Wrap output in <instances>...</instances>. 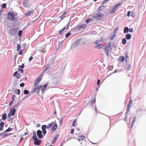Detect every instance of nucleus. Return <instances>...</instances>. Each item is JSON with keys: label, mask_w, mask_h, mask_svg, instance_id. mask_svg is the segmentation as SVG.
Here are the masks:
<instances>
[{"label": "nucleus", "mask_w": 146, "mask_h": 146, "mask_svg": "<svg viewBox=\"0 0 146 146\" xmlns=\"http://www.w3.org/2000/svg\"><path fill=\"white\" fill-rule=\"evenodd\" d=\"M115 35H113L110 38V40H113V39L115 38Z\"/></svg>", "instance_id": "obj_53"}, {"label": "nucleus", "mask_w": 146, "mask_h": 146, "mask_svg": "<svg viewBox=\"0 0 146 146\" xmlns=\"http://www.w3.org/2000/svg\"><path fill=\"white\" fill-rule=\"evenodd\" d=\"M67 13L65 11L60 16V18L61 19H63L64 17H65V15H66Z\"/></svg>", "instance_id": "obj_27"}, {"label": "nucleus", "mask_w": 146, "mask_h": 146, "mask_svg": "<svg viewBox=\"0 0 146 146\" xmlns=\"http://www.w3.org/2000/svg\"><path fill=\"white\" fill-rule=\"evenodd\" d=\"M6 3L2 4L1 5V7L3 8H5L6 7Z\"/></svg>", "instance_id": "obj_51"}, {"label": "nucleus", "mask_w": 146, "mask_h": 146, "mask_svg": "<svg viewBox=\"0 0 146 146\" xmlns=\"http://www.w3.org/2000/svg\"><path fill=\"white\" fill-rule=\"evenodd\" d=\"M7 118V114L6 113H3L2 115V119L3 120H5Z\"/></svg>", "instance_id": "obj_26"}, {"label": "nucleus", "mask_w": 146, "mask_h": 146, "mask_svg": "<svg viewBox=\"0 0 146 146\" xmlns=\"http://www.w3.org/2000/svg\"><path fill=\"white\" fill-rule=\"evenodd\" d=\"M24 93L25 94L27 95L29 93V92L27 90H25L24 91Z\"/></svg>", "instance_id": "obj_38"}, {"label": "nucleus", "mask_w": 146, "mask_h": 146, "mask_svg": "<svg viewBox=\"0 0 146 146\" xmlns=\"http://www.w3.org/2000/svg\"><path fill=\"white\" fill-rule=\"evenodd\" d=\"M41 128L42 129H46L47 128V126L45 125H42Z\"/></svg>", "instance_id": "obj_40"}, {"label": "nucleus", "mask_w": 146, "mask_h": 146, "mask_svg": "<svg viewBox=\"0 0 146 146\" xmlns=\"http://www.w3.org/2000/svg\"><path fill=\"white\" fill-rule=\"evenodd\" d=\"M37 135L39 139H41L43 137V135L41 131L40 130H38L37 131Z\"/></svg>", "instance_id": "obj_7"}, {"label": "nucleus", "mask_w": 146, "mask_h": 146, "mask_svg": "<svg viewBox=\"0 0 146 146\" xmlns=\"http://www.w3.org/2000/svg\"><path fill=\"white\" fill-rule=\"evenodd\" d=\"M15 112L16 109L13 107L11 109V108L10 111L9 112L8 115V118H9V117H11V116L14 115L15 113Z\"/></svg>", "instance_id": "obj_4"}, {"label": "nucleus", "mask_w": 146, "mask_h": 146, "mask_svg": "<svg viewBox=\"0 0 146 146\" xmlns=\"http://www.w3.org/2000/svg\"><path fill=\"white\" fill-rule=\"evenodd\" d=\"M99 42H100L99 40H97L95 42L94 44H97Z\"/></svg>", "instance_id": "obj_64"}, {"label": "nucleus", "mask_w": 146, "mask_h": 146, "mask_svg": "<svg viewBox=\"0 0 146 146\" xmlns=\"http://www.w3.org/2000/svg\"><path fill=\"white\" fill-rule=\"evenodd\" d=\"M77 47L76 46H75V45H74V44H72L71 46V47H70V48L71 49H73V48H75L76 47Z\"/></svg>", "instance_id": "obj_49"}, {"label": "nucleus", "mask_w": 146, "mask_h": 146, "mask_svg": "<svg viewBox=\"0 0 146 146\" xmlns=\"http://www.w3.org/2000/svg\"><path fill=\"white\" fill-rule=\"evenodd\" d=\"M69 25H70V22H69L67 24V25H66V26L65 27H66V30H67L68 28Z\"/></svg>", "instance_id": "obj_55"}, {"label": "nucleus", "mask_w": 146, "mask_h": 146, "mask_svg": "<svg viewBox=\"0 0 146 146\" xmlns=\"http://www.w3.org/2000/svg\"><path fill=\"white\" fill-rule=\"evenodd\" d=\"M117 10V9L114 7L111 11V13H115L116 11Z\"/></svg>", "instance_id": "obj_35"}, {"label": "nucleus", "mask_w": 146, "mask_h": 146, "mask_svg": "<svg viewBox=\"0 0 146 146\" xmlns=\"http://www.w3.org/2000/svg\"><path fill=\"white\" fill-rule=\"evenodd\" d=\"M103 47V45L102 44H100L96 45L95 47L96 48L100 49L102 48Z\"/></svg>", "instance_id": "obj_14"}, {"label": "nucleus", "mask_w": 146, "mask_h": 146, "mask_svg": "<svg viewBox=\"0 0 146 146\" xmlns=\"http://www.w3.org/2000/svg\"><path fill=\"white\" fill-rule=\"evenodd\" d=\"M118 30V28H117L116 29H115L114 31V33H117V31Z\"/></svg>", "instance_id": "obj_58"}, {"label": "nucleus", "mask_w": 146, "mask_h": 146, "mask_svg": "<svg viewBox=\"0 0 146 146\" xmlns=\"http://www.w3.org/2000/svg\"><path fill=\"white\" fill-rule=\"evenodd\" d=\"M122 40V44L124 45L125 44L126 42V40L125 38H123L121 40Z\"/></svg>", "instance_id": "obj_32"}, {"label": "nucleus", "mask_w": 146, "mask_h": 146, "mask_svg": "<svg viewBox=\"0 0 146 146\" xmlns=\"http://www.w3.org/2000/svg\"><path fill=\"white\" fill-rule=\"evenodd\" d=\"M13 15H14L13 16L15 17L17 16V13H15V12H13Z\"/></svg>", "instance_id": "obj_63"}, {"label": "nucleus", "mask_w": 146, "mask_h": 146, "mask_svg": "<svg viewBox=\"0 0 146 146\" xmlns=\"http://www.w3.org/2000/svg\"><path fill=\"white\" fill-rule=\"evenodd\" d=\"M28 97V96H25L23 98L21 99V101H22L24 100L25 99L27 98Z\"/></svg>", "instance_id": "obj_52"}, {"label": "nucleus", "mask_w": 146, "mask_h": 146, "mask_svg": "<svg viewBox=\"0 0 146 146\" xmlns=\"http://www.w3.org/2000/svg\"><path fill=\"white\" fill-rule=\"evenodd\" d=\"M42 132L43 134L45 135L46 133V129H42Z\"/></svg>", "instance_id": "obj_44"}, {"label": "nucleus", "mask_w": 146, "mask_h": 146, "mask_svg": "<svg viewBox=\"0 0 146 146\" xmlns=\"http://www.w3.org/2000/svg\"><path fill=\"white\" fill-rule=\"evenodd\" d=\"M13 15V12H9L7 15V18L9 20L11 21L15 20V17H14Z\"/></svg>", "instance_id": "obj_3"}, {"label": "nucleus", "mask_w": 146, "mask_h": 146, "mask_svg": "<svg viewBox=\"0 0 146 146\" xmlns=\"http://www.w3.org/2000/svg\"><path fill=\"white\" fill-rule=\"evenodd\" d=\"M122 4V3H117L116 5H115L114 7L115 8L117 9H118L119 8L118 7V6L121 5Z\"/></svg>", "instance_id": "obj_28"}, {"label": "nucleus", "mask_w": 146, "mask_h": 146, "mask_svg": "<svg viewBox=\"0 0 146 146\" xmlns=\"http://www.w3.org/2000/svg\"><path fill=\"white\" fill-rule=\"evenodd\" d=\"M103 16V15L101 13H97L95 15V17L98 20L101 19L102 17Z\"/></svg>", "instance_id": "obj_6"}, {"label": "nucleus", "mask_w": 146, "mask_h": 146, "mask_svg": "<svg viewBox=\"0 0 146 146\" xmlns=\"http://www.w3.org/2000/svg\"><path fill=\"white\" fill-rule=\"evenodd\" d=\"M53 126L52 127L51 129V130L54 131H55L57 128V125L56 122V121H54V123L53 124Z\"/></svg>", "instance_id": "obj_10"}, {"label": "nucleus", "mask_w": 146, "mask_h": 146, "mask_svg": "<svg viewBox=\"0 0 146 146\" xmlns=\"http://www.w3.org/2000/svg\"><path fill=\"white\" fill-rule=\"evenodd\" d=\"M4 125V123L3 121H1L0 124V126L1 127H3Z\"/></svg>", "instance_id": "obj_45"}, {"label": "nucleus", "mask_w": 146, "mask_h": 146, "mask_svg": "<svg viewBox=\"0 0 146 146\" xmlns=\"http://www.w3.org/2000/svg\"><path fill=\"white\" fill-rule=\"evenodd\" d=\"M48 84H45L43 86V87L41 88V91L42 92H43L45 90Z\"/></svg>", "instance_id": "obj_25"}, {"label": "nucleus", "mask_w": 146, "mask_h": 146, "mask_svg": "<svg viewBox=\"0 0 146 146\" xmlns=\"http://www.w3.org/2000/svg\"><path fill=\"white\" fill-rule=\"evenodd\" d=\"M109 0H104L102 3V5L108 2Z\"/></svg>", "instance_id": "obj_50"}, {"label": "nucleus", "mask_w": 146, "mask_h": 146, "mask_svg": "<svg viewBox=\"0 0 146 146\" xmlns=\"http://www.w3.org/2000/svg\"><path fill=\"white\" fill-rule=\"evenodd\" d=\"M20 49V44H18L17 45V50L18 51Z\"/></svg>", "instance_id": "obj_41"}, {"label": "nucleus", "mask_w": 146, "mask_h": 146, "mask_svg": "<svg viewBox=\"0 0 146 146\" xmlns=\"http://www.w3.org/2000/svg\"><path fill=\"white\" fill-rule=\"evenodd\" d=\"M18 72L17 71H15L13 74V76H16L18 74Z\"/></svg>", "instance_id": "obj_61"}, {"label": "nucleus", "mask_w": 146, "mask_h": 146, "mask_svg": "<svg viewBox=\"0 0 146 146\" xmlns=\"http://www.w3.org/2000/svg\"><path fill=\"white\" fill-rule=\"evenodd\" d=\"M34 143L36 145H39L41 143V140L37 139H36L34 141Z\"/></svg>", "instance_id": "obj_9"}, {"label": "nucleus", "mask_w": 146, "mask_h": 146, "mask_svg": "<svg viewBox=\"0 0 146 146\" xmlns=\"http://www.w3.org/2000/svg\"><path fill=\"white\" fill-rule=\"evenodd\" d=\"M76 119H75L73 123H72V125L74 126V127H75V126H76Z\"/></svg>", "instance_id": "obj_34"}, {"label": "nucleus", "mask_w": 146, "mask_h": 146, "mask_svg": "<svg viewBox=\"0 0 146 146\" xmlns=\"http://www.w3.org/2000/svg\"><path fill=\"white\" fill-rule=\"evenodd\" d=\"M96 102V99L95 98H94V99L91 101V104L92 106L93 105V104L95 103Z\"/></svg>", "instance_id": "obj_37"}, {"label": "nucleus", "mask_w": 146, "mask_h": 146, "mask_svg": "<svg viewBox=\"0 0 146 146\" xmlns=\"http://www.w3.org/2000/svg\"><path fill=\"white\" fill-rule=\"evenodd\" d=\"M50 67V65L49 64H47L45 67L46 70H47Z\"/></svg>", "instance_id": "obj_54"}, {"label": "nucleus", "mask_w": 146, "mask_h": 146, "mask_svg": "<svg viewBox=\"0 0 146 146\" xmlns=\"http://www.w3.org/2000/svg\"><path fill=\"white\" fill-rule=\"evenodd\" d=\"M86 27V25L85 24H83L81 25H78L77 27V28L78 29L80 30L81 29H85Z\"/></svg>", "instance_id": "obj_11"}, {"label": "nucleus", "mask_w": 146, "mask_h": 146, "mask_svg": "<svg viewBox=\"0 0 146 146\" xmlns=\"http://www.w3.org/2000/svg\"><path fill=\"white\" fill-rule=\"evenodd\" d=\"M80 40L79 39L76 40L74 42V44L75 46H77L80 44Z\"/></svg>", "instance_id": "obj_13"}, {"label": "nucleus", "mask_w": 146, "mask_h": 146, "mask_svg": "<svg viewBox=\"0 0 146 146\" xmlns=\"http://www.w3.org/2000/svg\"><path fill=\"white\" fill-rule=\"evenodd\" d=\"M23 33V31L22 30L19 31L18 32V36L21 37V36Z\"/></svg>", "instance_id": "obj_36"}, {"label": "nucleus", "mask_w": 146, "mask_h": 146, "mask_svg": "<svg viewBox=\"0 0 146 146\" xmlns=\"http://www.w3.org/2000/svg\"><path fill=\"white\" fill-rule=\"evenodd\" d=\"M92 19L91 18H89L88 19L85 21V22L87 23H89V22L90 21H92Z\"/></svg>", "instance_id": "obj_39"}, {"label": "nucleus", "mask_w": 146, "mask_h": 146, "mask_svg": "<svg viewBox=\"0 0 146 146\" xmlns=\"http://www.w3.org/2000/svg\"><path fill=\"white\" fill-rule=\"evenodd\" d=\"M58 135H56L55 136L54 139L52 140V144H54L56 142V140L58 138Z\"/></svg>", "instance_id": "obj_20"}, {"label": "nucleus", "mask_w": 146, "mask_h": 146, "mask_svg": "<svg viewBox=\"0 0 146 146\" xmlns=\"http://www.w3.org/2000/svg\"><path fill=\"white\" fill-rule=\"evenodd\" d=\"M129 31L130 32H132L133 31V29L132 28H130L129 29Z\"/></svg>", "instance_id": "obj_62"}, {"label": "nucleus", "mask_w": 146, "mask_h": 146, "mask_svg": "<svg viewBox=\"0 0 146 146\" xmlns=\"http://www.w3.org/2000/svg\"><path fill=\"white\" fill-rule=\"evenodd\" d=\"M104 5H102L98 7V10L99 11H101L103 10L104 9Z\"/></svg>", "instance_id": "obj_30"}, {"label": "nucleus", "mask_w": 146, "mask_h": 146, "mask_svg": "<svg viewBox=\"0 0 146 146\" xmlns=\"http://www.w3.org/2000/svg\"><path fill=\"white\" fill-rule=\"evenodd\" d=\"M18 29L19 28H17L13 29H10L9 31V34L12 36H15L16 33Z\"/></svg>", "instance_id": "obj_2"}, {"label": "nucleus", "mask_w": 146, "mask_h": 146, "mask_svg": "<svg viewBox=\"0 0 146 146\" xmlns=\"http://www.w3.org/2000/svg\"><path fill=\"white\" fill-rule=\"evenodd\" d=\"M34 12V11H29L26 13V15L27 16H30Z\"/></svg>", "instance_id": "obj_18"}, {"label": "nucleus", "mask_w": 146, "mask_h": 146, "mask_svg": "<svg viewBox=\"0 0 146 146\" xmlns=\"http://www.w3.org/2000/svg\"><path fill=\"white\" fill-rule=\"evenodd\" d=\"M29 0H24L23 3V7L25 8L27 7L28 6V7H29Z\"/></svg>", "instance_id": "obj_8"}, {"label": "nucleus", "mask_w": 146, "mask_h": 146, "mask_svg": "<svg viewBox=\"0 0 146 146\" xmlns=\"http://www.w3.org/2000/svg\"><path fill=\"white\" fill-rule=\"evenodd\" d=\"M136 119V116H134L132 122V124L131 125V127H132L134 123L135 122Z\"/></svg>", "instance_id": "obj_24"}, {"label": "nucleus", "mask_w": 146, "mask_h": 146, "mask_svg": "<svg viewBox=\"0 0 146 146\" xmlns=\"http://www.w3.org/2000/svg\"><path fill=\"white\" fill-rule=\"evenodd\" d=\"M25 65L23 63L21 65L19 66V67L21 69H23Z\"/></svg>", "instance_id": "obj_48"}, {"label": "nucleus", "mask_w": 146, "mask_h": 146, "mask_svg": "<svg viewBox=\"0 0 146 146\" xmlns=\"http://www.w3.org/2000/svg\"><path fill=\"white\" fill-rule=\"evenodd\" d=\"M42 77V75H40L36 80L35 81V86L36 87H37V84L41 80Z\"/></svg>", "instance_id": "obj_5"}, {"label": "nucleus", "mask_w": 146, "mask_h": 146, "mask_svg": "<svg viewBox=\"0 0 146 146\" xmlns=\"http://www.w3.org/2000/svg\"><path fill=\"white\" fill-rule=\"evenodd\" d=\"M21 101H20L19 102H17L15 105L14 106V107H13V108H15H15H17V107L19 106L20 105V103H21Z\"/></svg>", "instance_id": "obj_21"}, {"label": "nucleus", "mask_w": 146, "mask_h": 146, "mask_svg": "<svg viewBox=\"0 0 146 146\" xmlns=\"http://www.w3.org/2000/svg\"><path fill=\"white\" fill-rule=\"evenodd\" d=\"M15 97V96L14 95H13L12 97V101L9 103V106H11L12 105V103H13V102L14 101V98Z\"/></svg>", "instance_id": "obj_17"}, {"label": "nucleus", "mask_w": 146, "mask_h": 146, "mask_svg": "<svg viewBox=\"0 0 146 146\" xmlns=\"http://www.w3.org/2000/svg\"><path fill=\"white\" fill-rule=\"evenodd\" d=\"M33 139V140L35 141V140L36 139L37 137L36 135H33L32 137Z\"/></svg>", "instance_id": "obj_46"}, {"label": "nucleus", "mask_w": 146, "mask_h": 146, "mask_svg": "<svg viewBox=\"0 0 146 146\" xmlns=\"http://www.w3.org/2000/svg\"><path fill=\"white\" fill-rule=\"evenodd\" d=\"M20 86L21 87H23L25 86V84L23 83H22L20 84Z\"/></svg>", "instance_id": "obj_57"}, {"label": "nucleus", "mask_w": 146, "mask_h": 146, "mask_svg": "<svg viewBox=\"0 0 146 146\" xmlns=\"http://www.w3.org/2000/svg\"><path fill=\"white\" fill-rule=\"evenodd\" d=\"M23 53V50L22 49H21L20 50L19 52V55H21Z\"/></svg>", "instance_id": "obj_59"}, {"label": "nucleus", "mask_w": 146, "mask_h": 146, "mask_svg": "<svg viewBox=\"0 0 146 146\" xmlns=\"http://www.w3.org/2000/svg\"><path fill=\"white\" fill-rule=\"evenodd\" d=\"M120 58L121 59V61L122 62H123L125 59L124 57L123 56H120Z\"/></svg>", "instance_id": "obj_47"}, {"label": "nucleus", "mask_w": 146, "mask_h": 146, "mask_svg": "<svg viewBox=\"0 0 146 146\" xmlns=\"http://www.w3.org/2000/svg\"><path fill=\"white\" fill-rule=\"evenodd\" d=\"M131 35L129 34H127L126 35L125 37L127 40H129L131 38Z\"/></svg>", "instance_id": "obj_16"}, {"label": "nucleus", "mask_w": 146, "mask_h": 146, "mask_svg": "<svg viewBox=\"0 0 146 146\" xmlns=\"http://www.w3.org/2000/svg\"><path fill=\"white\" fill-rule=\"evenodd\" d=\"M42 88V86H39L38 88H36V93L38 94L39 92L40 89Z\"/></svg>", "instance_id": "obj_22"}, {"label": "nucleus", "mask_w": 146, "mask_h": 146, "mask_svg": "<svg viewBox=\"0 0 146 146\" xmlns=\"http://www.w3.org/2000/svg\"><path fill=\"white\" fill-rule=\"evenodd\" d=\"M129 29L127 27H125L123 31L124 33H127L129 31Z\"/></svg>", "instance_id": "obj_31"}, {"label": "nucleus", "mask_w": 146, "mask_h": 146, "mask_svg": "<svg viewBox=\"0 0 146 146\" xmlns=\"http://www.w3.org/2000/svg\"><path fill=\"white\" fill-rule=\"evenodd\" d=\"M111 44V43H109L104 48V49L106 52L105 54L107 56H108L109 54L108 52L112 49Z\"/></svg>", "instance_id": "obj_1"}, {"label": "nucleus", "mask_w": 146, "mask_h": 146, "mask_svg": "<svg viewBox=\"0 0 146 146\" xmlns=\"http://www.w3.org/2000/svg\"><path fill=\"white\" fill-rule=\"evenodd\" d=\"M85 138V137L84 135H81V136H79L78 139V140L79 141H80L82 140H83Z\"/></svg>", "instance_id": "obj_15"}, {"label": "nucleus", "mask_w": 146, "mask_h": 146, "mask_svg": "<svg viewBox=\"0 0 146 146\" xmlns=\"http://www.w3.org/2000/svg\"><path fill=\"white\" fill-rule=\"evenodd\" d=\"M71 35V33L70 32H68V33H66V35H65V37L66 38H67L68 37Z\"/></svg>", "instance_id": "obj_43"}, {"label": "nucleus", "mask_w": 146, "mask_h": 146, "mask_svg": "<svg viewBox=\"0 0 146 146\" xmlns=\"http://www.w3.org/2000/svg\"><path fill=\"white\" fill-rule=\"evenodd\" d=\"M54 121L52 122H51L49 124H48L47 126V128H48L50 127H51L53 124L54 123Z\"/></svg>", "instance_id": "obj_23"}, {"label": "nucleus", "mask_w": 146, "mask_h": 146, "mask_svg": "<svg viewBox=\"0 0 146 146\" xmlns=\"http://www.w3.org/2000/svg\"><path fill=\"white\" fill-rule=\"evenodd\" d=\"M132 104V101L130 100H129V103L127 107L130 108L131 107V105Z\"/></svg>", "instance_id": "obj_29"}, {"label": "nucleus", "mask_w": 146, "mask_h": 146, "mask_svg": "<svg viewBox=\"0 0 146 146\" xmlns=\"http://www.w3.org/2000/svg\"><path fill=\"white\" fill-rule=\"evenodd\" d=\"M66 27H64L62 29L60 30L59 31V33L60 35H62L63 33V32L64 31Z\"/></svg>", "instance_id": "obj_19"}, {"label": "nucleus", "mask_w": 146, "mask_h": 146, "mask_svg": "<svg viewBox=\"0 0 146 146\" xmlns=\"http://www.w3.org/2000/svg\"><path fill=\"white\" fill-rule=\"evenodd\" d=\"M12 130V129L10 128V127H9L5 131V133H6V132H9Z\"/></svg>", "instance_id": "obj_42"}, {"label": "nucleus", "mask_w": 146, "mask_h": 146, "mask_svg": "<svg viewBox=\"0 0 146 146\" xmlns=\"http://www.w3.org/2000/svg\"><path fill=\"white\" fill-rule=\"evenodd\" d=\"M131 67L130 64H127L125 65V68L127 70H129L131 69Z\"/></svg>", "instance_id": "obj_12"}, {"label": "nucleus", "mask_w": 146, "mask_h": 146, "mask_svg": "<svg viewBox=\"0 0 146 146\" xmlns=\"http://www.w3.org/2000/svg\"><path fill=\"white\" fill-rule=\"evenodd\" d=\"M91 34L92 35H95L96 34V32L95 31H92L91 32Z\"/></svg>", "instance_id": "obj_60"}, {"label": "nucleus", "mask_w": 146, "mask_h": 146, "mask_svg": "<svg viewBox=\"0 0 146 146\" xmlns=\"http://www.w3.org/2000/svg\"><path fill=\"white\" fill-rule=\"evenodd\" d=\"M15 92L18 95H19L20 93V90L19 89H17L15 90Z\"/></svg>", "instance_id": "obj_33"}, {"label": "nucleus", "mask_w": 146, "mask_h": 146, "mask_svg": "<svg viewBox=\"0 0 146 146\" xmlns=\"http://www.w3.org/2000/svg\"><path fill=\"white\" fill-rule=\"evenodd\" d=\"M5 133V131L3 132L2 133H0V136H1L2 137H4V133Z\"/></svg>", "instance_id": "obj_56"}]
</instances>
